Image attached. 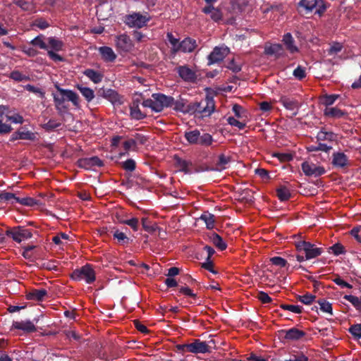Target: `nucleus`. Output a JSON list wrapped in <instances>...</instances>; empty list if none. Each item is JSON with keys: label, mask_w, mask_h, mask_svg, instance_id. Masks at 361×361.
Segmentation results:
<instances>
[{"label": "nucleus", "mask_w": 361, "mask_h": 361, "mask_svg": "<svg viewBox=\"0 0 361 361\" xmlns=\"http://www.w3.org/2000/svg\"><path fill=\"white\" fill-rule=\"evenodd\" d=\"M215 110V102L212 95L207 94L200 101L190 102V108L188 111L190 115L199 118L209 117Z\"/></svg>", "instance_id": "obj_1"}, {"label": "nucleus", "mask_w": 361, "mask_h": 361, "mask_svg": "<svg viewBox=\"0 0 361 361\" xmlns=\"http://www.w3.org/2000/svg\"><path fill=\"white\" fill-rule=\"evenodd\" d=\"M54 86L59 94L52 93V96L55 108L59 114H61L62 112L68 109V106L65 105L66 99L71 101L74 106H78L79 96L78 94L73 90L63 89L58 84H55Z\"/></svg>", "instance_id": "obj_2"}, {"label": "nucleus", "mask_w": 361, "mask_h": 361, "mask_svg": "<svg viewBox=\"0 0 361 361\" xmlns=\"http://www.w3.org/2000/svg\"><path fill=\"white\" fill-rule=\"evenodd\" d=\"M173 97L162 93H154L150 99L142 102L144 107L150 108L155 112H161L164 108L173 106Z\"/></svg>", "instance_id": "obj_3"}, {"label": "nucleus", "mask_w": 361, "mask_h": 361, "mask_svg": "<svg viewBox=\"0 0 361 361\" xmlns=\"http://www.w3.org/2000/svg\"><path fill=\"white\" fill-rule=\"evenodd\" d=\"M300 13L309 14L315 9L314 13L322 16L327 9L324 0H300L298 4Z\"/></svg>", "instance_id": "obj_4"}, {"label": "nucleus", "mask_w": 361, "mask_h": 361, "mask_svg": "<svg viewBox=\"0 0 361 361\" xmlns=\"http://www.w3.org/2000/svg\"><path fill=\"white\" fill-rule=\"evenodd\" d=\"M184 137L190 145H199L204 147L210 146L213 141V137L207 133L203 134L197 129L185 132Z\"/></svg>", "instance_id": "obj_5"}, {"label": "nucleus", "mask_w": 361, "mask_h": 361, "mask_svg": "<svg viewBox=\"0 0 361 361\" xmlns=\"http://www.w3.org/2000/svg\"><path fill=\"white\" fill-rule=\"evenodd\" d=\"M71 278L76 281L84 280L87 283L91 284L96 280V274L92 266L87 264L75 269L71 274Z\"/></svg>", "instance_id": "obj_6"}, {"label": "nucleus", "mask_w": 361, "mask_h": 361, "mask_svg": "<svg viewBox=\"0 0 361 361\" xmlns=\"http://www.w3.org/2000/svg\"><path fill=\"white\" fill-rule=\"evenodd\" d=\"M295 247L299 252L305 253L306 260L316 258L323 252L322 247H318L314 244L305 240L295 242Z\"/></svg>", "instance_id": "obj_7"}, {"label": "nucleus", "mask_w": 361, "mask_h": 361, "mask_svg": "<svg viewBox=\"0 0 361 361\" xmlns=\"http://www.w3.org/2000/svg\"><path fill=\"white\" fill-rule=\"evenodd\" d=\"M150 18L140 13H133L125 16L124 23L130 27L141 28L147 25Z\"/></svg>", "instance_id": "obj_8"}, {"label": "nucleus", "mask_w": 361, "mask_h": 361, "mask_svg": "<svg viewBox=\"0 0 361 361\" xmlns=\"http://www.w3.org/2000/svg\"><path fill=\"white\" fill-rule=\"evenodd\" d=\"M301 169L304 174L308 177L317 178L326 173V169L322 166H318L316 164L305 161L301 164Z\"/></svg>", "instance_id": "obj_9"}, {"label": "nucleus", "mask_w": 361, "mask_h": 361, "mask_svg": "<svg viewBox=\"0 0 361 361\" xmlns=\"http://www.w3.org/2000/svg\"><path fill=\"white\" fill-rule=\"evenodd\" d=\"M6 235L17 243L32 238V233L30 229L22 226L15 227L6 231Z\"/></svg>", "instance_id": "obj_10"}, {"label": "nucleus", "mask_w": 361, "mask_h": 361, "mask_svg": "<svg viewBox=\"0 0 361 361\" xmlns=\"http://www.w3.org/2000/svg\"><path fill=\"white\" fill-rule=\"evenodd\" d=\"M230 49L227 47H215L207 56L208 64H214L222 61L229 54Z\"/></svg>", "instance_id": "obj_11"}, {"label": "nucleus", "mask_w": 361, "mask_h": 361, "mask_svg": "<svg viewBox=\"0 0 361 361\" xmlns=\"http://www.w3.org/2000/svg\"><path fill=\"white\" fill-rule=\"evenodd\" d=\"M280 334L284 340L288 341H298L302 339L306 336V333L304 331L300 330L295 327L281 330Z\"/></svg>", "instance_id": "obj_12"}, {"label": "nucleus", "mask_w": 361, "mask_h": 361, "mask_svg": "<svg viewBox=\"0 0 361 361\" xmlns=\"http://www.w3.org/2000/svg\"><path fill=\"white\" fill-rule=\"evenodd\" d=\"M98 96L107 99L114 105H120L123 103L122 97L112 89H101L98 92Z\"/></svg>", "instance_id": "obj_13"}, {"label": "nucleus", "mask_w": 361, "mask_h": 361, "mask_svg": "<svg viewBox=\"0 0 361 361\" xmlns=\"http://www.w3.org/2000/svg\"><path fill=\"white\" fill-rule=\"evenodd\" d=\"M77 163L78 167L85 169L87 170L91 169L94 166L101 167L104 166L103 161L97 156L79 159Z\"/></svg>", "instance_id": "obj_14"}, {"label": "nucleus", "mask_w": 361, "mask_h": 361, "mask_svg": "<svg viewBox=\"0 0 361 361\" xmlns=\"http://www.w3.org/2000/svg\"><path fill=\"white\" fill-rule=\"evenodd\" d=\"M178 75L188 82H195L197 80L195 72L188 66H180L177 68Z\"/></svg>", "instance_id": "obj_15"}, {"label": "nucleus", "mask_w": 361, "mask_h": 361, "mask_svg": "<svg viewBox=\"0 0 361 361\" xmlns=\"http://www.w3.org/2000/svg\"><path fill=\"white\" fill-rule=\"evenodd\" d=\"M189 352L198 354L206 353L211 352V348L205 341H202L200 339H195L191 343H189Z\"/></svg>", "instance_id": "obj_16"}, {"label": "nucleus", "mask_w": 361, "mask_h": 361, "mask_svg": "<svg viewBox=\"0 0 361 361\" xmlns=\"http://www.w3.org/2000/svg\"><path fill=\"white\" fill-rule=\"evenodd\" d=\"M197 47V42L191 37H186L179 43L178 47L175 52L182 51L184 53L192 52Z\"/></svg>", "instance_id": "obj_17"}, {"label": "nucleus", "mask_w": 361, "mask_h": 361, "mask_svg": "<svg viewBox=\"0 0 361 361\" xmlns=\"http://www.w3.org/2000/svg\"><path fill=\"white\" fill-rule=\"evenodd\" d=\"M280 103H281L282 105L288 110H290V111L295 110L292 114V116H290V118H293L298 114V109L300 108V104L296 99L286 97V96H283L281 98Z\"/></svg>", "instance_id": "obj_18"}, {"label": "nucleus", "mask_w": 361, "mask_h": 361, "mask_svg": "<svg viewBox=\"0 0 361 361\" xmlns=\"http://www.w3.org/2000/svg\"><path fill=\"white\" fill-rule=\"evenodd\" d=\"M331 164L336 168L343 169L349 165L348 158L343 152H334Z\"/></svg>", "instance_id": "obj_19"}, {"label": "nucleus", "mask_w": 361, "mask_h": 361, "mask_svg": "<svg viewBox=\"0 0 361 361\" xmlns=\"http://www.w3.org/2000/svg\"><path fill=\"white\" fill-rule=\"evenodd\" d=\"M12 329L22 330L25 333H33L37 331V328L34 323L30 320L22 322H13Z\"/></svg>", "instance_id": "obj_20"}, {"label": "nucleus", "mask_w": 361, "mask_h": 361, "mask_svg": "<svg viewBox=\"0 0 361 361\" xmlns=\"http://www.w3.org/2000/svg\"><path fill=\"white\" fill-rule=\"evenodd\" d=\"M264 54L269 56H275L278 59L283 56L284 49L281 44H266L264 47Z\"/></svg>", "instance_id": "obj_21"}, {"label": "nucleus", "mask_w": 361, "mask_h": 361, "mask_svg": "<svg viewBox=\"0 0 361 361\" xmlns=\"http://www.w3.org/2000/svg\"><path fill=\"white\" fill-rule=\"evenodd\" d=\"M110 232L112 234L114 238L117 240V243L119 245H128L131 241L130 238L128 237L126 232L121 231L120 229H118L116 227H113Z\"/></svg>", "instance_id": "obj_22"}, {"label": "nucleus", "mask_w": 361, "mask_h": 361, "mask_svg": "<svg viewBox=\"0 0 361 361\" xmlns=\"http://www.w3.org/2000/svg\"><path fill=\"white\" fill-rule=\"evenodd\" d=\"M282 42L285 45L286 49L290 54H294L299 51V49L295 44V39L290 32H287L283 36Z\"/></svg>", "instance_id": "obj_23"}, {"label": "nucleus", "mask_w": 361, "mask_h": 361, "mask_svg": "<svg viewBox=\"0 0 361 361\" xmlns=\"http://www.w3.org/2000/svg\"><path fill=\"white\" fill-rule=\"evenodd\" d=\"M231 157L230 156H226L224 154H221L218 157V161L216 163V168L211 169L209 167L206 168V171H223L227 169V165L231 162Z\"/></svg>", "instance_id": "obj_24"}, {"label": "nucleus", "mask_w": 361, "mask_h": 361, "mask_svg": "<svg viewBox=\"0 0 361 361\" xmlns=\"http://www.w3.org/2000/svg\"><path fill=\"white\" fill-rule=\"evenodd\" d=\"M173 110L176 111L188 114V111H189V109L190 108V103L188 104L187 99L179 97L178 99L175 100L173 99Z\"/></svg>", "instance_id": "obj_25"}, {"label": "nucleus", "mask_w": 361, "mask_h": 361, "mask_svg": "<svg viewBox=\"0 0 361 361\" xmlns=\"http://www.w3.org/2000/svg\"><path fill=\"white\" fill-rule=\"evenodd\" d=\"M174 162L175 166L180 171H182L185 173H190V171L189 167L192 166V162L190 161H187L181 159L177 155L174 156Z\"/></svg>", "instance_id": "obj_26"}, {"label": "nucleus", "mask_w": 361, "mask_h": 361, "mask_svg": "<svg viewBox=\"0 0 361 361\" xmlns=\"http://www.w3.org/2000/svg\"><path fill=\"white\" fill-rule=\"evenodd\" d=\"M102 59L106 62H113L116 59V55L109 47H101L99 49Z\"/></svg>", "instance_id": "obj_27"}, {"label": "nucleus", "mask_w": 361, "mask_h": 361, "mask_svg": "<svg viewBox=\"0 0 361 361\" xmlns=\"http://www.w3.org/2000/svg\"><path fill=\"white\" fill-rule=\"evenodd\" d=\"M47 295V291L45 289H33L27 294V299L37 302L43 301Z\"/></svg>", "instance_id": "obj_28"}, {"label": "nucleus", "mask_w": 361, "mask_h": 361, "mask_svg": "<svg viewBox=\"0 0 361 361\" xmlns=\"http://www.w3.org/2000/svg\"><path fill=\"white\" fill-rule=\"evenodd\" d=\"M13 4L18 6L22 11L28 13L35 12V5L30 0H13Z\"/></svg>", "instance_id": "obj_29"}, {"label": "nucleus", "mask_w": 361, "mask_h": 361, "mask_svg": "<svg viewBox=\"0 0 361 361\" xmlns=\"http://www.w3.org/2000/svg\"><path fill=\"white\" fill-rule=\"evenodd\" d=\"M140 101L134 100L133 104L130 106V114L132 118L135 120H142L146 117V114L142 113L139 108Z\"/></svg>", "instance_id": "obj_30"}, {"label": "nucleus", "mask_w": 361, "mask_h": 361, "mask_svg": "<svg viewBox=\"0 0 361 361\" xmlns=\"http://www.w3.org/2000/svg\"><path fill=\"white\" fill-rule=\"evenodd\" d=\"M324 116L332 118H340L347 115V112L337 107H326L324 111Z\"/></svg>", "instance_id": "obj_31"}, {"label": "nucleus", "mask_w": 361, "mask_h": 361, "mask_svg": "<svg viewBox=\"0 0 361 361\" xmlns=\"http://www.w3.org/2000/svg\"><path fill=\"white\" fill-rule=\"evenodd\" d=\"M83 74L95 84L102 82L104 77L102 73L91 68L85 69L83 71Z\"/></svg>", "instance_id": "obj_32"}, {"label": "nucleus", "mask_w": 361, "mask_h": 361, "mask_svg": "<svg viewBox=\"0 0 361 361\" xmlns=\"http://www.w3.org/2000/svg\"><path fill=\"white\" fill-rule=\"evenodd\" d=\"M76 87L87 102H90L94 99V92L92 89L87 87H84L82 85H77Z\"/></svg>", "instance_id": "obj_33"}, {"label": "nucleus", "mask_w": 361, "mask_h": 361, "mask_svg": "<svg viewBox=\"0 0 361 361\" xmlns=\"http://www.w3.org/2000/svg\"><path fill=\"white\" fill-rule=\"evenodd\" d=\"M117 46L123 50L128 51L131 47V41L126 35H121L117 38Z\"/></svg>", "instance_id": "obj_34"}, {"label": "nucleus", "mask_w": 361, "mask_h": 361, "mask_svg": "<svg viewBox=\"0 0 361 361\" xmlns=\"http://www.w3.org/2000/svg\"><path fill=\"white\" fill-rule=\"evenodd\" d=\"M209 238L216 248L221 251L226 249L227 244L224 241L223 238L219 234L213 233Z\"/></svg>", "instance_id": "obj_35"}, {"label": "nucleus", "mask_w": 361, "mask_h": 361, "mask_svg": "<svg viewBox=\"0 0 361 361\" xmlns=\"http://www.w3.org/2000/svg\"><path fill=\"white\" fill-rule=\"evenodd\" d=\"M200 219L205 223L207 229H212L214 227L215 216L214 214L209 212H204Z\"/></svg>", "instance_id": "obj_36"}, {"label": "nucleus", "mask_w": 361, "mask_h": 361, "mask_svg": "<svg viewBox=\"0 0 361 361\" xmlns=\"http://www.w3.org/2000/svg\"><path fill=\"white\" fill-rule=\"evenodd\" d=\"M276 192L279 200L283 202L288 200L291 197L290 190L284 185L276 188Z\"/></svg>", "instance_id": "obj_37"}, {"label": "nucleus", "mask_w": 361, "mask_h": 361, "mask_svg": "<svg viewBox=\"0 0 361 361\" xmlns=\"http://www.w3.org/2000/svg\"><path fill=\"white\" fill-rule=\"evenodd\" d=\"M47 42L49 44L48 47H49L52 50L55 51H61L64 46V43L61 40L54 37H48Z\"/></svg>", "instance_id": "obj_38"}, {"label": "nucleus", "mask_w": 361, "mask_h": 361, "mask_svg": "<svg viewBox=\"0 0 361 361\" xmlns=\"http://www.w3.org/2000/svg\"><path fill=\"white\" fill-rule=\"evenodd\" d=\"M61 126V123L55 118H51L47 123L42 125V128L47 132L54 131Z\"/></svg>", "instance_id": "obj_39"}, {"label": "nucleus", "mask_w": 361, "mask_h": 361, "mask_svg": "<svg viewBox=\"0 0 361 361\" xmlns=\"http://www.w3.org/2000/svg\"><path fill=\"white\" fill-rule=\"evenodd\" d=\"M337 135L333 132H327L324 130H320L317 135L318 141H334L336 140Z\"/></svg>", "instance_id": "obj_40"}, {"label": "nucleus", "mask_w": 361, "mask_h": 361, "mask_svg": "<svg viewBox=\"0 0 361 361\" xmlns=\"http://www.w3.org/2000/svg\"><path fill=\"white\" fill-rule=\"evenodd\" d=\"M16 199H18V197L13 193L5 191L0 192V202L13 204L17 203Z\"/></svg>", "instance_id": "obj_41"}, {"label": "nucleus", "mask_w": 361, "mask_h": 361, "mask_svg": "<svg viewBox=\"0 0 361 361\" xmlns=\"http://www.w3.org/2000/svg\"><path fill=\"white\" fill-rule=\"evenodd\" d=\"M343 299L349 301L357 310L361 312V295L357 297L352 295H345Z\"/></svg>", "instance_id": "obj_42"}, {"label": "nucleus", "mask_w": 361, "mask_h": 361, "mask_svg": "<svg viewBox=\"0 0 361 361\" xmlns=\"http://www.w3.org/2000/svg\"><path fill=\"white\" fill-rule=\"evenodd\" d=\"M142 225L145 231L151 233L158 228L157 224L152 223L148 218L142 219Z\"/></svg>", "instance_id": "obj_43"}, {"label": "nucleus", "mask_w": 361, "mask_h": 361, "mask_svg": "<svg viewBox=\"0 0 361 361\" xmlns=\"http://www.w3.org/2000/svg\"><path fill=\"white\" fill-rule=\"evenodd\" d=\"M339 97V94H326L321 97L320 102L323 105L326 106V107H329L332 105Z\"/></svg>", "instance_id": "obj_44"}, {"label": "nucleus", "mask_w": 361, "mask_h": 361, "mask_svg": "<svg viewBox=\"0 0 361 361\" xmlns=\"http://www.w3.org/2000/svg\"><path fill=\"white\" fill-rule=\"evenodd\" d=\"M16 202L19 203L22 205L28 206V207H33L35 205L39 204L38 200H37L32 197H23V198L18 197V199H16Z\"/></svg>", "instance_id": "obj_45"}, {"label": "nucleus", "mask_w": 361, "mask_h": 361, "mask_svg": "<svg viewBox=\"0 0 361 361\" xmlns=\"http://www.w3.org/2000/svg\"><path fill=\"white\" fill-rule=\"evenodd\" d=\"M44 36L43 35H39L35 37L31 42L30 44L35 47H38L42 49H48V45L44 41Z\"/></svg>", "instance_id": "obj_46"}, {"label": "nucleus", "mask_w": 361, "mask_h": 361, "mask_svg": "<svg viewBox=\"0 0 361 361\" xmlns=\"http://www.w3.org/2000/svg\"><path fill=\"white\" fill-rule=\"evenodd\" d=\"M332 149L331 146H329L326 144L319 142L317 145H310L307 147L309 152H317L322 151L329 152Z\"/></svg>", "instance_id": "obj_47"}, {"label": "nucleus", "mask_w": 361, "mask_h": 361, "mask_svg": "<svg viewBox=\"0 0 361 361\" xmlns=\"http://www.w3.org/2000/svg\"><path fill=\"white\" fill-rule=\"evenodd\" d=\"M317 303L320 305V310L330 314H333L332 305L325 299H319L317 300Z\"/></svg>", "instance_id": "obj_48"}, {"label": "nucleus", "mask_w": 361, "mask_h": 361, "mask_svg": "<svg viewBox=\"0 0 361 361\" xmlns=\"http://www.w3.org/2000/svg\"><path fill=\"white\" fill-rule=\"evenodd\" d=\"M18 134L20 140H34L36 138L35 134L30 130H18Z\"/></svg>", "instance_id": "obj_49"}, {"label": "nucleus", "mask_w": 361, "mask_h": 361, "mask_svg": "<svg viewBox=\"0 0 361 361\" xmlns=\"http://www.w3.org/2000/svg\"><path fill=\"white\" fill-rule=\"evenodd\" d=\"M316 296L310 293H306L303 295H297V300L305 305H310L315 300Z\"/></svg>", "instance_id": "obj_50"}, {"label": "nucleus", "mask_w": 361, "mask_h": 361, "mask_svg": "<svg viewBox=\"0 0 361 361\" xmlns=\"http://www.w3.org/2000/svg\"><path fill=\"white\" fill-rule=\"evenodd\" d=\"M9 78L17 82L28 80L30 79L29 76L23 75L19 71H13L10 73Z\"/></svg>", "instance_id": "obj_51"}, {"label": "nucleus", "mask_w": 361, "mask_h": 361, "mask_svg": "<svg viewBox=\"0 0 361 361\" xmlns=\"http://www.w3.org/2000/svg\"><path fill=\"white\" fill-rule=\"evenodd\" d=\"M343 47L342 44L334 42L331 45L329 49L327 50L328 54L330 56L334 55L340 52L343 49Z\"/></svg>", "instance_id": "obj_52"}, {"label": "nucleus", "mask_w": 361, "mask_h": 361, "mask_svg": "<svg viewBox=\"0 0 361 361\" xmlns=\"http://www.w3.org/2000/svg\"><path fill=\"white\" fill-rule=\"evenodd\" d=\"M24 88L30 92L39 94V97L42 99L44 97L45 92L39 87H35L34 85L30 84H27L24 86Z\"/></svg>", "instance_id": "obj_53"}, {"label": "nucleus", "mask_w": 361, "mask_h": 361, "mask_svg": "<svg viewBox=\"0 0 361 361\" xmlns=\"http://www.w3.org/2000/svg\"><path fill=\"white\" fill-rule=\"evenodd\" d=\"M280 307L284 310H288L296 314L301 313L302 310V307L300 305L281 304Z\"/></svg>", "instance_id": "obj_54"}, {"label": "nucleus", "mask_w": 361, "mask_h": 361, "mask_svg": "<svg viewBox=\"0 0 361 361\" xmlns=\"http://www.w3.org/2000/svg\"><path fill=\"white\" fill-rule=\"evenodd\" d=\"M269 261L272 264L279 267H285L288 264V262L285 259L278 256L271 257Z\"/></svg>", "instance_id": "obj_55"}, {"label": "nucleus", "mask_w": 361, "mask_h": 361, "mask_svg": "<svg viewBox=\"0 0 361 361\" xmlns=\"http://www.w3.org/2000/svg\"><path fill=\"white\" fill-rule=\"evenodd\" d=\"M121 223L129 226L135 231L138 230L139 220L137 218H132L130 219L121 221Z\"/></svg>", "instance_id": "obj_56"}, {"label": "nucleus", "mask_w": 361, "mask_h": 361, "mask_svg": "<svg viewBox=\"0 0 361 361\" xmlns=\"http://www.w3.org/2000/svg\"><path fill=\"white\" fill-rule=\"evenodd\" d=\"M227 122L229 125L235 126L240 130H243L245 128L246 124L243 122H240L233 116H229L227 118Z\"/></svg>", "instance_id": "obj_57"}, {"label": "nucleus", "mask_w": 361, "mask_h": 361, "mask_svg": "<svg viewBox=\"0 0 361 361\" xmlns=\"http://www.w3.org/2000/svg\"><path fill=\"white\" fill-rule=\"evenodd\" d=\"M122 167L127 171H133L136 168V163L132 159H128L122 163Z\"/></svg>", "instance_id": "obj_58"}, {"label": "nucleus", "mask_w": 361, "mask_h": 361, "mask_svg": "<svg viewBox=\"0 0 361 361\" xmlns=\"http://www.w3.org/2000/svg\"><path fill=\"white\" fill-rule=\"evenodd\" d=\"M294 77L300 80H302L306 77V72L305 68L301 66H298L293 73Z\"/></svg>", "instance_id": "obj_59"}, {"label": "nucleus", "mask_w": 361, "mask_h": 361, "mask_svg": "<svg viewBox=\"0 0 361 361\" xmlns=\"http://www.w3.org/2000/svg\"><path fill=\"white\" fill-rule=\"evenodd\" d=\"M349 332L356 338H361V324H356L352 325L349 329Z\"/></svg>", "instance_id": "obj_60"}, {"label": "nucleus", "mask_w": 361, "mask_h": 361, "mask_svg": "<svg viewBox=\"0 0 361 361\" xmlns=\"http://www.w3.org/2000/svg\"><path fill=\"white\" fill-rule=\"evenodd\" d=\"M166 37L169 43L172 45V52L176 53L175 50L178 47L179 40L174 37L172 33L168 32Z\"/></svg>", "instance_id": "obj_61"}, {"label": "nucleus", "mask_w": 361, "mask_h": 361, "mask_svg": "<svg viewBox=\"0 0 361 361\" xmlns=\"http://www.w3.org/2000/svg\"><path fill=\"white\" fill-rule=\"evenodd\" d=\"M41 267L47 270H57L58 269V262L56 260H49L47 262H44Z\"/></svg>", "instance_id": "obj_62"}, {"label": "nucleus", "mask_w": 361, "mask_h": 361, "mask_svg": "<svg viewBox=\"0 0 361 361\" xmlns=\"http://www.w3.org/2000/svg\"><path fill=\"white\" fill-rule=\"evenodd\" d=\"M329 249L336 256L345 253V247L338 243L333 245Z\"/></svg>", "instance_id": "obj_63"}, {"label": "nucleus", "mask_w": 361, "mask_h": 361, "mask_svg": "<svg viewBox=\"0 0 361 361\" xmlns=\"http://www.w3.org/2000/svg\"><path fill=\"white\" fill-rule=\"evenodd\" d=\"M257 298L263 304L270 303L272 301L271 298L269 297V295L267 293L264 292V291L259 292V293L257 295Z\"/></svg>", "instance_id": "obj_64"}]
</instances>
